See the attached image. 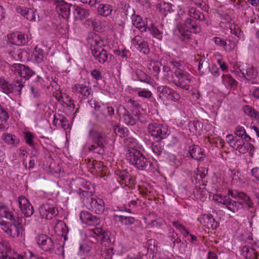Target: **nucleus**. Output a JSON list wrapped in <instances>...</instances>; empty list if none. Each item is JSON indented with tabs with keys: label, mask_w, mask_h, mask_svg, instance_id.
<instances>
[{
	"label": "nucleus",
	"mask_w": 259,
	"mask_h": 259,
	"mask_svg": "<svg viewBox=\"0 0 259 259\" xmlns=\"http://www.w3.org/2000/svg\"><path fill=\"white\" fill-rule=\"evenodd\" d=\"M160 141L157 140L156 142H153L151 146L152 151L157 155H160L164 150Z\"/></svg>",
	"instance_id": "obj_44"
},
{
	"label": "nucleus",
	"mask_w": 259,
	"mask_h": 259,
	"mask_svg": "<svg viewBox=\"0 0 259 259\" xmlns=\"http://www.w3.org/2000/svg\"><path fill=\"white\" fill-rule=\"evenodd\" d=\"M148 129L151 135L158 141L166 138L170 134L166 125L157 123H150L148 125Z\"/></svg>",
	"instance_id": "obj_10"
},
{
	"label": "nucleus",
	"mask_w": 259,
	"mask_h": 259,
	"mask_svg": "<svg viewBox=\"0 0 259 259\" xmlns=\"http://www.w3.org/2000/svg\"><path fill=\"white\" fill-rule=\"evenodd\" d=\"M134 180L133 178L131 176L128 172L127 174H126V177L125 178L124 181H123L122 184H124L126 186H128L130 185H132L134 184Z\"/></svg>",
	"instance_id": "obj_54"
},
{
	"label": "nucleus",
	"mask_w": 259,
	"mask_h": 259,
	"mask_svg": "<svg viewBox=\"0 0 259 259\" xmlns=\"http://www.w3.org/2000/svg\"><path fill=\"white\" fill-rule=\"evenodd\" d=\"M0 216L7 220H13L14 218V214L10 211L9 208L6 206H2L0 207Z\"/></svg>",
	"instance_id": "obj_41"
},
{
	"label": "nucleus",
	"mask_w": 259,
	"mask_h": 259,
	"mask_svg": "<svg viewBox=\"0 0 259 259\" xmlns=\"http://www.w3.org/2000/svg\"><path fill=\"white\" fill-rule=\"evenodd\" d=\"M138 95L140 97L146 98H150L152 96L151 92L148 90H143L142 91L139 92Z\"/></svg>",
	"instance_id": "obj_61"
},
{
	"label": "nucleus",
	"mask_w": 259,
	"mask_h": 259,
	"mask_svg": "<svg viewBox=\"0 0 259 259\" xmlns=\"http://www.w3.org/2000/svg\"><path fill=\"white\" fill-rule=\"evenodd\" d=\"M2 259H24L23 256L13 251L10 247L5 252H0Z\"/></svg>",
	"instance_id": "obj_33"
},
{
	"label": "nucleus",
	"mask_w": 259,
	"mask_h": 259,
	"mask_svg": "<svg viewBox=\"0 0 259 259\" xmlns=\"http://www.w3.org/2000/svg\"><path fill=\"white\" fill-rule=\"evenodd\" d=\"M112 11V7L107 4H100L98 8V13L103 16H109Z\"/></svg>",
	"instance_id": "obj_42"
},
{
	"label": "nucleus",
	"mask_w": 259,
	"mask_h": 259,
	"mask_svg": "<svg viewBox=\"0 0 259 259\" xmlns=\"http://www.w3.org/2000/svg\"><path fill=\"white\" fill-rule=\"evenodd\" d=\"M80 219L83 223L89 226L97 225L100 223V220L98 217L94 216L86 211H82L80 212Z\"/></svg>",
	"instance_id": "obj_26"
},
{
	"label": "nucleus",
	"mask_w": 259,
	"mask_h": 259,
	"mask_svg": "<svg viewBox=\"0 0 259 259\" xmlns=\"http://www.w3.org/2000/svg\"><path fill=\"white\" fill-rule=\"evenodd\" d=\"M118 116L123 119V122L127 125L133 126L136 124L140 118V113L133 110L131 113L123 106L119 105L117 109Z\"/></svg>",
	"instance_id": "obj_8"
},
{
	"label": "nucleus",
	"mask_w": 259,
	"mask_h": 259,
	"mask_svg": "<svg viewBox=\"0 0 259 259\" xmlns=\"http://www.w3.org/2000/svg\"><path fill=\"white\" fill-rule=\"evenodd\" d=\"M54 5L58 14L62 15L63 18L68 19L70 14V7H73V6L66 3L64 0H55Z\"/></svg>",
	"instance_id": "obj_21"
},
{
	"label": "nucleus",
	"mask_w": 259,
	"mask_h": 259,
	"mask_svg": "<svg viewBox=\"0 0 259 259\" xmlns=\"http://www.w3.org/2000/svg\"><path fill=\"white\" fill-rule=\"evenodd\" d=\"M207 174V169L204 166H200L198 164L197 168V171H195V183H200L203 179H204Z\"/></svg>",
	"instance_id": "obj_38"
},
{
	"label": "nucleus",
	"mask_w": 259,
	"mask_h": 259,
	"mask_svg": "<svg viewBox=\"0 0 259 259\" xmlns=\"http://www.w3.org/2000/svg\"><path fill=\"white\" fill-rule=\"evenodd\" d=\"M161 65L160 62L151 60L148 61L147 67L154 75H157L160 71Z\"/></svg>",
	"instance_id": "obj_36"
},
{
	"label": "nucleus",
	"mask_w": 259,
	"mask_h": 259,
	"mask_svg": "<svg viewBox=\"0 0 259 259\" xmlns=\"http://www.w3.org/2000/svg\"><path fill=\"white\" fill-rule=\"evenodd\" d=\"M114 219L124 225H131L135 223V219L132 217H125L121 215H114Z\"/></svg>",
	"instance_id": "obj_35"
},
{
	"label": "nucleus",
	"mask_w": 259,
	"mask_h": 259,
	"mask_svg": "<svg viewBox=\"0 0 259 259\" xmlns=\"http://www.w3.org/2000/svg\"><path fill=\"white\" fill-rule=\"evenodd\" d=\"M182 233L183 234L185 237H187L188 236L191 237V241L193 242L194 240V235L192 234H190L189 231L185 227L181 231Z\"/></svg>",
	"instance_id": "obj_63"
},
{
	"label": "nucleus",
	"mask_w": 259,
	"mask_h": 259,
	"mask_svg": "<svg viewBox=\"0 0 259 259\" xmlns=\"http://www.w3.org/2000/svg\"><path fill=\"white\" fill-rule=\"evenodd\" d=\"M147 30L154 37L160 39L162 36L160 31L154 26L151 20L149 18H146V31Z\"/></svg>",
	"instance_id": "obj_34"
},
{
	"label": "nucleus",
	"mask_w": 259,
	"mask_h": 259,
	"mask_svg": "<svg viewBox=\"0 0 259 259\" xmlns=\"http://www.w3.org/2000/svg\"><path fill=\"white\" fill-rule=\"evenodd\" d=\"M10 69L15 74H18L21 77L29 79L34 74V72L28 67L21 64L15 63L10 66Z\"/></svg>",
	"instance_id": "obj_17"
},
{
	"label": "nucleus",
	"mask_w": 259,
	"mask_h": 259,
	"mask_svg": "<svg viewBox=\"0 0 259 259\" xmlns=\"http://www.w3.org/2000/svg\"><path fill=\"white\" fill-rule=\"evenodd\" d=\"M157 92L160 98H165L167 100L177 102L180 99V96L174 90L166 85L157 87Z\"/></svg>",
	"instance_id": "obj_15"
},
{
	"label": "nucleus",
	"mask_w": 259,
	"mask_h": 259,
	"mask_svg": "<svg viewBox=\"0 0 259 259\" xmlns=\"http://www.w3.org/2000/svg\"><path fill=\"white\" fill-rule=\"evenodd\" d=\"M91 75L97 80H101L102 78L101 72L98 69H94L91 71Z\"/></svg>",
	"instance_id": "obj_59"
},
{
	"label": "nucleus",
	"mask_w": 259,
	"mask_h": 259,
	"mask_svg": "<svg viewBox=\"0 0 259 259\" xmlns=\"http://www.w3.org/2000/svg\"><path fill=\"white\" fill-rule=\"evenodd\" d=\"M171 63L173 66L172 69L175 70L171 81L178 87L188 90L191 82L189 78V74L184 73V71L180 68L181 66V63L176 61L171 62Z\"/></svg>",
	"instance_id": "obj_5"
},
{
	"label": "nucleus",
	"mask_w": 259,
	"mask_h": 259,
	"mask_svg": "<svg viewBox=\"0 0 259 259\" xmlns=\"http://www.w3.org/2000/svg\"><path fill=\"white\" fill-rule=\"evenodd\" d=\"M197 221L203 226L209 230H215L220 225L219 222L216 221L210 214H202L200 215L197 218Z\"/></svg>",
	"instance_id": "obj_19"
},
{
	"label": "nucleus",
	"mask_w": 259,
	"mask_h": 259,
	"mask_svg": "<svg viewBox=\"0 0 259 259\" xmlns=\"http://www.w3.org/2000/svg\"><path fill=\"white\" fill-rule=\"evenodd\" d=\"M9 118V115L7 111L2 107L0 110V118L1 119V120H2V122L4 121L5 122H6Z\"/></svg>",
	"instance_id": "obj_55"
},
{
	"label": "nucleus",
	"mask_w": 259,
	"mask_h": 259,
	"mask_svg": "<svg viewBox=\"0 0 259 259\" xmlns=\"http://www.w3.org/2000/svg\"><path fill=\"white\" fill-rule=\"evenodd\" d=\"M136 75L138 79L142 82H147L150 80V76L141 70H136Z\"/></svg>",
	"instance_id": "obj_46"
},
{
	"label": "nucleus",
	"mask_w": 259,
	"mask_h": 259,
	"mask_svg": "<svg viewBox=\"0 0 259 259\" xmlns=\"http://www.w3.org/2000/svg\"><path fill=\"white\" fill-rule=\"evenodd\" d=\"M103 41L97 39H93V43L91 45V50L95 59L100 63L104 64L111 60L113 55L103 47Z\"/></svg>",
	"instance_id": "obj_7"
},
{
	"label": "nucleus",
	"mask_w": 259,
	"mask_h": 259,
	"mask_svg": "<svg viewBox=\"0 0 259 259\" xmlns=\"http://www.w3.org/2000/svg\"><path fill=\"white\" fill-rule=\"evenodd\" d=\"M53 123L55 126H58L66 130L69 127V124L66 118L61 114L54 115Z\"/></svg>",
	"instance_id": "obj_32"
},
{
	"label": "nucleus",
	"mask_w": 259,
	"mask_h": 259,
	"mask_svg": "<svg viewBox=\"0 0 259 259\" xmlns=\"http://www.w3.org/2000/svg\"><path fill=\"white\" fill-rule=\"evenodd\" d=\"M39 212L41 217L47 220H51L58 214V210L54 204L49 201L39 208Z\"/></svg>",
	"instance_id": "obj_13"
},
{
	"label": "nucleus",
	"mask_w": 259,
	"mask_h": 259,
	"mask_svg": "<svg viewBox=\"0 0 259 259\" xmlns=\"http://www.w3.org/2000/svg\"><path fill=\"white\" fill-rule=\"evenodd\" d=\"M213 201L222 207L227 208L233 213H236L240 209V205L249 210L253 207V203L245 193L229 190L228 195L215 194L213 196Z\"/></svg>",
	"instance_id": "obj_1"
},
{
	"label": "nucleus",
	"mask_w": 259,
	"mask_h": 259,
	"mask_svg": "<svg viewBox=\"0 0 259 259\" xmlns=\"http://www.w3.org/2000/svg\"><path fill=\"white\" fill-rule=\"evenodd\" d=\"M9 41L17 46L25 45L28 41V36L24 33L16 31L8 34Z\"/></svg>",
	"instance_id": "obj_20"
},
{
	"label": "nucleus",
	"mask_w": 259,
	"mask_h": 259,
	"mask_svg": "<svg viewBox=\"0 0 259 259\" xmlns=\"http://www.w3.org/2000/svg\"><path fill=\"white\" fill-rule=\"evenodd\" d=\"M22 219L17 218V220L14 219L13 223H7L3 225L2 229L7 234L12 237H17L22 235L24 231L22 224Z\"/></svg>",
	"instance_id": "obj_9"
},
{
	"label": "nucleus",
	"mask_w": 259,
	"mask_h": 259,
	"mask_svg": "<svg viewBox=\"0 0 259 259\" xmlns=\"http://www.w3.org/2000/svg\"><path fill=\"white\" fill-rule=\"evenodd\" d=\"M93 232L94 235L93 237L97 240L96 237H101L103 240H107L108 237L107 234L105 231L103 232L102 229L100 228H96L93 230Z\"/></svg>",
	"instance_id": "obj_45"
},
{
	"label": "nucleus",
	"mask_w": 259,
	"mask_h": 259,
	"mask_svg": "<svg viewBox=\"0 0 259 259\" xmlns=\"http://www.w3.org/2000/svg\"><path fill=\"white\" fill-rule=\"evenodd\" d=\"M88 138L92 142V144L88 148L89 151L99 155L105 154L108 137L104 133L97 130L91 128L89 132Z\"/></svg>",
	"instance_id": "obj_2"
},
{
	"label": "nucleus",
	"mask_w": 259,
	"mask_h": 259,
	"mask_svg": "<svg viewBox=\"0 0 259 259\" xmlns=\"http://www.w3.org/2000/svg\"><path fill=\"white\" fill-rule=\"evenodd\" d=\"M234 69L232 72L237 75L241 76V75L242 77L250 81L252 84L257 83L256 78L258 72L256 68L252 65L246 63H237Z\"/></svg>",
	"instance_id": "obj_4"
},
{
	"label": "nucleus",
	"mask_w": 259,
	"mask_h": 259,
	"mask_svg": "<svg viewBox=\"0 0 259 259\" xmlns=\"http://www.w3.org/2000/svg\"><path fill=\"white\" fill-rule=\"evenodd\" d=\"M127 172L120 171H118L116 172V175L118 176L117 179L120 181L121 184H122L123 181H124L126 174H127Z\"/></svg>",
	"instance_id": "obj_60"
},
{
	"label": "nucleus",
	"mask_w": 259,
	"mask_h": 259,
	"mask_svg": "<svg viewBox=\"0 0 259 259\" xmlns=\"http://www.w3.org/2000/svg\"><path fill=\"white\" fill-rule=\"evenodd\" d=\"M214 44L220 47H223L224 48H227V40L221 38L219 37H214L213 38Z\"/></svg>",
	"instance_id": "obj_51"
},
{
	"label": "nucleus",
	"mask_w": 259,
	"mask_h": 259,
	"mask_svg": "<svg viewBox=\"0 0 259 259\" xmlns=\"http://www.w3.org/2000/svg\"><path fill=\"white\" fill-rule=\"evenodd\" d=\"M9 54L11 56V57L15 60H18L20 59L21 57L20 56V55L21 54V51L18 49L16 50H10L9 51Z\"/></svg>",
	"instance_id": "obj_53"
},
{
	"label": "nucleus",
	"mask_w": 259,
	"mask_h": 259,
	"mask_svg": "<svg viewBox=\"0 0 259 259\" xmlns=\"http://www.w3.org/2000/svg\"><path fill=\"white\" fill-rule=\"evenodd\" d=\"M226 139L229 145L239 153H245L247 152L248 144L245 143L243 139L234 137L232 135L227 136Z\"/></svg>",
	"instance_id": "obj_14"
},
{
	"label": "nucleus",
	"mask_w": 259,
	"mask_h": 259,
	"mask_svg": "<svg viewBox=\"0 0 259 259\" xmlns=\"http://www.w3.org/2000/svg\"><path fill=\"white\" fill-rule=\"evenodd\" d=\"M235 134L239 138H242L245 140L246 142H250L251 138L246 134L245 130L244 127L241 125H238L235 130Z\"/></svg>",
	"instance_id": "obj_40"
},
{
	"label": "nucleus",
	"mask_w": 259,
	"mask_h": 259,
	"mask_svg": "<svg viewBox=\"0 0 259 259\" xmlns=\"http://www.w3.org/2000/svg\"><path fill=\"white\" fill-rule=\"evenodd\" d=\"M132 24L141 32H146V19L144 21L142 18L139 15L133 14L131 17Z\"/></svg>",
	"instance_id": "obj_27"
},
{
	"label": "nucleus",
	"mask_w": 259,
	"mask_h": 259,
	"mask_svg": "<svg viewBox=\"0 0 259 259\" xmlns=\"http://www.w3.org/2000/svg\"><path fill=\"white\" fill-rule=\"evenodd\" d=\"M14 82V84L10 83L5 78L0 77V90L3 93L9 95L12 93L15 89L16 91L18 92V94L20 95L22 89L24 85L21 82L18 80L15 81Z\"/></svg>",
	"instance_id": "obj_11"
},
{
	"label": "nucleus",
	"mask_w": 259,
	"mask_h": 259,
	"mask_svg": "<svg viewBox=\"0 0 259 259\" xmlns=\"http://www.w3.org/2000/svg\"><path fill=\"white\" fill-rule=\"evenodd\" d=\"M241 174L237 170H233L231 171L232 181L237 182L240 179Z\"/></svg>",
	"instance_id": "obj_57"
},
{
	"label": "nucleus",
	"mask_w": 259,
	"mask_h": 259,
	"mask_svg": "<svg viewBox=\"0 0 259 259\" xmlns=\"http://www.w3.org/2000/svg\"><path fill=\"white\" fill-rule=\"evenodd\" d=\"M197 152V155L195 157V160L198 161H203L205 158V154L204 150L202 149L199 146H195V152Z\"/></svg>",
	"instance_id": "obj_48"
},
{
	"label": "nucleus",
	"mask_w": 259,
	"mask_h": 259,
	"mask_svg": "<svg viewBox=\"0 0 259 259\" xmlns=\"http://www.w3.org/2000/svg\"><path fill=\"white\" fill-rule=\"evenodd\" d=\"M126 157L128 161L139 170H146L148 166L149 161L147 158L137 149H128Z\"/></svg>",
	"instance_id": "obj_6"
},
{
	"label": "nucleus",
	"mask_w": 259,
	"mask_h": 259,
	"mask_svg": "<svg viewBox=\"0 0 259 259\" xmlns=\"http://www.w3.org/2000/svg\"><path fill=\"white\" fill-rule=\"evenodd\" d=\"M36 241L41 249L45 251L52 252L54 250V244L52 238L46 235L40 234L37 236Z\"/></svg>",
	"instance_id": "obj_18"
},
{
	"label": "nucleus",
	"mask_w": 259,
	"mask_h": 259,
	"mask_svg": "<svg viewBox=\"0 0 259 259\" xmlns=\"http://www.w3.org/2000/svg\"><path fill=\"white\" fill-rule=\"evenodd\" d=\"M16 11L18 14H20L25 19L30 21H35L36 17L39 18V16L36 13V10L33 8H27L17 6L16 8Z\"/></svg>",
	"instance_id": "obj_23"
},
{
	"label": "nucleus",
	"mask_w": 259,
	"mask_h": 259,
	"mask_svg": "<svg viewBox=\"0 0 259 259\" xmlns=\"http://www.w3.org/2000/svg\"><path fill=\"white\" fill-rule=\"evenodd\" d=\"M221 78L222 83L226 88L235 89L237 88L238 82L230 74H223Z\"/></svg>",
	"instance_id": "obj_28"
},
{
	"label": "nucleus",
	"mask_w": 259,
	"mask_h": 259,
	"mask_svg": "<svg viewBox=\"0 0 259 259\" xmlns=\"http://www.w3.org/2000/svg\"><path fill=\"white\" fill-rule=\"evenodd\" d=\"M209 72H210L211 75L214 77H217L220 75L219 69L215 65L212 66L211 68L210 67Z\"/></svg>",
	"instance_id": "obj_62"
},
{
	"label": "nucleus",
	"mask_w": 259,
	"mask_h": 259,
	"mask_svg": "<svg viewBox=\"0 0 259 259\" xmlns=\"http://www.w3.org/2000/svg\"><path fill=\"white\" fill-rule=\"evenodd\" d=\"M187 15L184 28L181 29L177 27L174 31V33L186 42L192 39V33H194V9L193 7H190Z\"/></svg>",
	"instance_id": "obj_3"
},
{
	"label": "nucleus",
	"mask_w": 259,
	"mask_h": 259,
	"mask_svg": "<svg viewBox=\"0 0 259 259\" xmlns=\"http://www.w3.org/2000/svg\"><path fill=\"white\" fill-rule=\"evenodd\" d=\"M144 41H145L144 38L139 35L135 36L133 39V42L135 47L136 46H139V44H141Z\"/></svg>",
	"instance_id": "obj_58"
},
{
	"label": "nucleus",
	"mask_w": 259,
	"mask_h": 259,
	"mask_svg": "<svg viewBox=\"0 0 259 259\" xmlns=\"http://www.w3.org/2000/svg\"><path fill=\"white\" fill-rule=\"evenodd\" d=\"M228 41V44H227V48H225V49L229 51H231L235 49V48L237 47V45L238 42V40L235 41L231 39H228L227 40Z\"/></svg>",
	"instance_id": "obj_52"
},
{
	"label": "nucleus",
	"mask_w": 259,
	"mask_h": 259,
	"mask_svg": "<svg viewBox=\"0 0 259 259\" xmlns=\"http://www.w3.org/2000/svg\"><path fill=\"white\" fill-rule=\"evenodd\" d=\"M87 207L97 214H102L105 209L104 202L101 199L90 198L87 203Z\"/></svg>",
	"instance_id": "obj_22"
},
{
	"label": "nucleus",
	"mask_w": 259,
	"mask_h": 259,
	"mask_svg": "<svg viewBox=\"0 0 259 259\" xmlns=\"http://www.w3.org/2000/svg\"><path fill=\"white\" fill-rule=\"evenodd\" d=\"M135 47L140 52L143 53L144 54H148L150 52V49L148 42L146 41H144L141 44H139V46H135Z\"/></svg>",
	"instance_id": "obj_47"
},
{
	"label": "nucleus",
	"mask_w": 259,
	"mask_h": 259,
	"mask_svg": "<svg viewBox=\"0 0 259 259\" xmlns=\"http://www.w3.org/2000/svg\"><path fill=\"white\" fill-rule=\"evenodd\" d=\"M2 139L5 143L15 147H17L20 142V139L16 135L7 133L3 134Z\"/></svg>",
	"instance_id": "obj_29"
},
{
	"label": "nucleus",
	"mask_w": 259,
	"mask_h": 259,
	"mask_svg": "<svg viewBox=\"0 0 259 259\" xmlns=\"http://www.w3.org/2000/svg\"><path fill=\"white\" fill-rule=\"evenodd\" d=\"M16 203L25 217H30L33 214L34 209L32 205L29 200L24 196L19 197L16 200Z\"/></svg>",
	"instance_id": "obj_16"
},
{
	"label": "nucleus",
	"mask_w": 259,
	"mask_h": 259,
	"mask_svg": "<svg viewBox=\"0 0 259 259\" xmlns=\"http://www.w3.org/2000/svg\"><path fill=\"white\" fill-rule=\"evenodd\" d=\"M32 58L34 60L38 63H41L44 60V50L36 46L33 52Z\"/></svg>",
	"instance_id": "obj_37"
},
{
	"label": "nucleus",
	"mask_w": 259,
	"mask_h": 259,
	"mask_svg": "<svg viewBox=\"0 0 259 259\" xmlns=\"http://www.w3.org/2000/svg\"><path fill=\"white\" fill-rule=\"evenodd\" d=\"M243 111L244 113L248 115V116H250L251 117H255V115H256V113H257L258 111L255 110L253 108H252L251 107L246 105L243 107Z\"/></svg>",
	"instance_id": "obj_50"
},
{
	"label": "nucleus",
	"mask_w": 259,
	"mask_h": 259,
	"mask_svg": "<svg viewBox=\"0 0 259 259\" xmlns=\"http://www.w3.org/2000/svg\"><path fill=\"white\" fill-rule=\"evenodd\" d=\"M74 15L76 20H82L87 19L90 15L89 10L80 8L76 5H73Z\"/></svg>",
	"instance_id": "obj_31"
},
{
	"label": "nucleus",
	"mask_w": 259,
	"mask_h": 259,
	"mask_svg": "<svg viewBox=\"0 0 259 259\" xmlns=\"http://www.w3.org/2000/svg\"><path fill=\"white\" fill-rule=\"evenodd\" d=\"M229 28L230 29V32L232 34H234L239 39L244 40L243 32L237 24L234 23H231L230 24Z\"/></svg>",
	"instance_id": "obj_39"
},
{
	"label": "nucleus",
	"mask_w": 259,
	"mask_h": 259,
	"mask_svg": "<svg viewBox=\"0 0 259 259\" xmlns=\"http://www.w3.org/2000/svg\"><path fill=\"white\" fill-rule=\"evenodd\" d=\"M24 139L26 143L30 147L34 146L33 138L34 136L30 132H26L24 133Z\"/></svg>",
	"instance_id": "obj_49"
},
{
	"label": "nucleus",
	"mask_w": 259,
	"mask_h": 259,
	"mask_svg": "<svg viewBox=\"0 0 259 259\" xmlns=\"http://www.w3.org/2000/svg\"><path fill=\"white\" fill-rule=\"evenodd\" d=\"M72 91L74 93L79 94L85 99L90 95L91 88L85 84L78 83L72 86Z\"/></svg>",
	"instance_id": "obj_24"
},
{
	"label": "nucleus",
	"mask_w": 259,
	"mask_h": 259,
	"mask_svg": "<svg viewBox=\"0 0 259 259\" xmlns=\"http://www.w3.org/2000/svg\"><path fill=\"white\" fill-rule=\"evenodd\" d=\"M128 103H130L131 106L138 110V112H139V109L141 108V106L138 101H135L134 99H131L128 101Z\"/></svg>",
	"instance_id": "obj_64"
},
{
	"label": "nucleus",
	"mask_w": 259,
	"mask_h": 259,
	"mask_svg": "<svg viewBox=\"0 0 259 259\" xmlns=\"http://www.w3.org/2000/svg\"><path fill=\"white\" fill-rule=\"evenodd\" d=\"M113 130L116 136L120 137H127L129 135L130 131L127 128L116 125L113 126Z\"/></svg>",
	"instance_id": "obj_43"
},
{
	"label": "nucleus",
	"mask_w": 259,
	"mask_h": 259,
	"mask_svg": "<svg viewBox=\"0 0 259 259\" xmlns=\"http://www.w3.org/2000/svg\"><path fill=\"white\" fill-rule=\"evenodd\" d=\"M198 62V70L201 75H203L209 71L210 67L208 62L206 60L204 57H199V58H195V62Z\"/></svg>",
	"instance_id": "obj_30"
},
{
	"label": "nucleus",
	"mask_w": 259,
	"mask_h": 259,
	"mask_svg": "<svg viewBox=\"0 0 259 259\" xmlns=\"http://www.w3.org/2000/svg\"><path fill=\"white\" fill-rule=\"evenodd\" d=\"M240 251L241 255L245 259H259V252L250 246H243Z\"/></svg>",
	"instance_id": "obj_25"
},
{
	"label": "nucleus",
	"mask_w": 259,
	"mask_h": 259,
	"mask_svg": "<svg viewBox=\"0 0 259 259\" xmlns=\"http://www.w3.org/2000/svg\"><path fill=\"white\" fill-rule=\"evenodd\" d=\"M96 119L101 122H104L108 116L112 118L114 115V109L107 104L95 105Z\"/></svg>",
	"instance_id": "obj_12"
},
{
	"label": "nucleus",
	"mask_w": 259,
	"mask_h": 259,
	"mask_svg": "<svg viewBox=\"0 0 259 259\" xmlns=\"http://www.w3.org/2000/svg\"><path fill=\"white\" fill-rule=\"evenodd\" d=\"M156 241L155 239H151L147 241V247L151 251H155Z\"/></svg>",
	"instance_id": "obj_56"
}]
</instances>
